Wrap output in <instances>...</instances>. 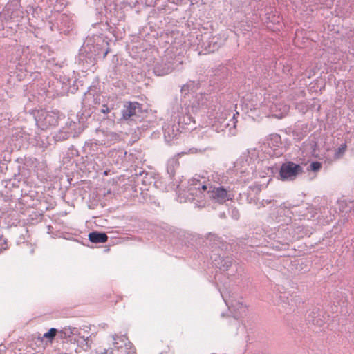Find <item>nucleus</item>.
Segmentation results:
<instances>
[{"label":"nucleus","mask_w":354,"mask_h":354,"mask_svg":"<svg viewBox=\"0 0 354 354\" xmlns=\"http://www.w3.org/2000/svg\"><path fill=\"white\" fill-rule=\"evenodd\" d=\"M101 112L103 113H108L110 112V109L108 107V106L106 104H104L102 106V109L101 110Z\"/></svg>","instance_id":"obj_9"},{"label":"nucleus","mask_w":354,"mask_h":354,"mask_svg":"<svg viewBox=\"0 0 354 354\" xmlns=\"http://www.w3.org/2000/svg\"><path fill=\"white\" fill-rule=\"evenodd\" d=\"M207 194L210 199L219 204H223L230 199L228 191L222 186H209Z\"/></svg>","instance_id":"obj_2"},{"label":"nucleus","mask_w":354,"mask_h":354,"mask_svg":"<svg viewBox=\"0 0 354 354\" xmlns=\"http://www.w3.org/2000/svg\"><path fill=\"white\" fill-rule=\"evenodd\" d=\"M88 239L95 243H104L107 241L108 236L105 233L93 232L88 234Z\"/></svg>","instance_id":"obj_5"},{"label":"nucleus","mask_w":354,"mask_h":354,"mask_svg":"<svg viewBox=\"0 0 354 354\" xmlns=\"http://www.w3.org/2000/svg\"><path fill=\"white\" fill-rule=\"evenodd\" d=\"M138 102H126L122 110V118L124 120H129L136 113V109L138 108Z\"/></svg>","instance_id":"obj_4"},{"label":"nucleus","mask_w":354,"mask_h":354,"mask_svg":"<svg viewBox=\"0 0 354 354\" xmlns=\"http://www.w3.org/2000/svg\"><path fill=\"white\" fill-rule=\"evenodd\" d=\"M346 149H347V146L346 144L341 145L336 150L335 157L336 158H339L340 157H342L343 156V154L345 153V151H346Z\"/></svg>","instance_id":"obj_7"},{"label":"nucleus","mask_w":354,"mask_h":354,"mask_svg":"<svg viewBox=\"0 0 354 354\" xmlns=\"http://www.w3.org/2000/svg\"><path fill=\"white\" fill-rule=\"evenodd\" d=\"M208 188H209V187H207V185H203V186H202V189H203V191L207 190Z\"/></svg>","instance_id":"obj_10"},{"label":"nucleus","mask_w":354,"mask_h":354,"mask_svg":"<svg viewBox=\"0 0 354 354\" xmlns=\"http://www.w3.org/2000/svg\"><path fill=\"white\" fill-rule=\"evenodd\" d=\"M303 172L302 167L293 162L288 161L281 165L279 176L281 180H294L297 176Z\"/></svg>","instance_id":"obj_1"},{"label":"nucleus","mask_w":354,"mask_h":354,"mask_svg":"<svg viewBox=\"0 0 354 354\" xmlns=\"http://www.w3.org/2000/svg\"><path fill=\"white\" fill-rule=\"evenodd\" d=\"M322 167V164L319 162H313L309 166V170L312 171H318Z\"/></svg>","instance_id":"obj_8"},{"label":"nucleus","mask_w":354,"mask_h":354,"mask_svg":"<svg viewBox=\"0 0 354 354\" xmlns=\"http://www.w3.org/2000/svg\"><path fill=\"white\" fill-rule=\"evenodd\" d=\"M105 176H107L108 175V172L107 171H104V174Z\"/></svg>","instance_id":"obj_12"},{"label":"nucleus","mask_w":354,"mask_h":354,"mask_svg":"<svg viewBox=\"0 0 354 354\" xmlns=\"http://www.w3.org/2000/svg\"><path fill=\"white\" fill-rule=\"evenodd\" d=\"M113 340L115 348H119L122 347V345L120 344V342H122L124 343L125 346L129 349L127 354H136V348L132 344L129 342H128V344L126 343V341H127L128 339L125 335H114L113 336Z\"/></svg>","instance_id":"obj_3"},{"label":"nucleus","mask_w":354,"mask_h":354,"mask_svg":"<svg viewBox=\"0 0 354 354\" xmlns=\"http://www.w3.org/2000/svg\"><path fill=\"white\" fill-rule=\"evenodd\" d=\"M57 333L56 328H52L47 333L44 334V338L47 339L50 342H52Z\"/></svg>","instance_id":"obj_6"},{"label":"nucleus","mask_w":354,"mask_h":354,"mask_svg":"<svg viewBox=\"0 0 354 354\" xmlns=\"http://www.w3.org/2000/svg\"><path fill=\"white\" fill-rule=\"evenodd\" d=\"M187 86H185V85H184V86L182 87V89H181V90H182V91H185V89H187Z\"/></svg>","instance_id":"obj_11"}]
</instances>
